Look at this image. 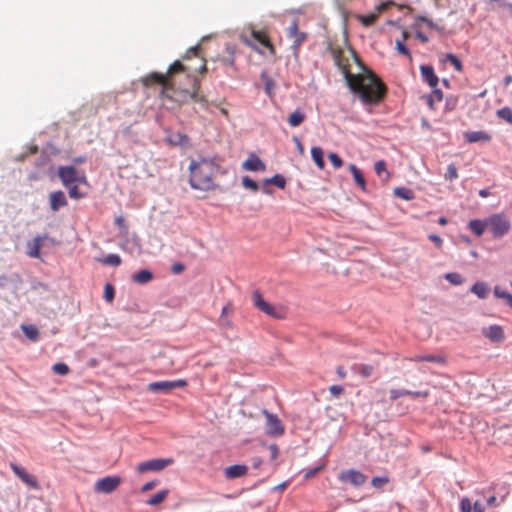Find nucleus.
I'll use <instances>...</instances> for the list:
<instances>
[{
	"label": "nucleus",
	"instance_id": "f03ea898",
	"mask_svg": "<svg viewBox=\"0 0 512 512\" xmlns=\"http://www.w3.org/2000/svg\"><path fill=\"white\" fill-rule=\"evenodd\" d=\"M189 184L192 189L209 191L215 188L213 177L217 173H224L214 158L203 157L199 161L191 160L189 165Z\"/></svg>",
	"mask_w": 512,
	"mask_h": 512
},
{
	"label": "nucleus",
	"instance_id": "680f3d73",
	"mask_svg": "<svg viewBox=\"0 0 512 512\" xmlns=\"http://www.w3.org/2000/svg\"><path fill=\"white\" fill-rule=\"evenodd\" d=\"M329 391L333 396L338 397L343 393L344 389L340 385H332L330 386Z\"/></svg>",
	"mask_w": 512,
	"mask_h": 512
},
{
	"label": "nucleus",
	"instance_id": "7ed1b4c3",
	"mask_svg": "<svg viewBox=\"0 0 512 512\" xmlns=\"http://www.w3.org/2000/svg\"><path fill=\"white\" fill-rule=\"evenodd\" d=\"M487 227L490 230L492 237L494 239H499L509 232L511 223L505 214L495 213L487 217Z\"/></svg>",
	"mask_w": 512,
	"mask_h": 512
},
{
	"label": "nucleus",
	"instance_id": "a19ab883",
	"mask_svg": "<svg viewBox=\"0 0 512 512\" xmlns=\"http://www.w3.org/2000/svg\"><path fill=\"white\" fill-rule=\"evenodd\" d=\"M121 258L118 254H108L104 259L103 263L106 265L117 267L121 264Z\"/></svg>",
	"mask_w": 512,
	"mask_h": 512
},
{
	"label": "nucleus",
	"instance_id": "4468645a",
	"mask_svg": "<svg viewBox=\"0 0 512 512\" xmlns=\"http://www.w3.org/2000/svg\"><path fill=\"white\" fill-rule=\"evenodd\" d=\"M484 337L488 338L491 342L500 343L505 339V333L500 325H490L482 329Z\"/></svg>",
	"mask_w": 512,
	"mask_h": 512
},
{
	"label": "nucleus",
	"instance_id": "c756f323",
	"mask_svg": "<svg viewBox=\"0 0 512 512\" xmlns=\"http://www.w3.org/2000/svg\"><path fill=\"white\" fill-rule=\"evenodd\" d=\"M261 80L264 82V90L265 93L271 97L273 95V91L275 89V82L274 80L267 74L266 71H262L260 74Z\"/></svg>",
	"mask_w": 512,
	"mask_h": 512
},
{
	"label": "nucleus",
	"instance_id": "393cba45",
	"mask_svg": "<svg viewBox=\"0 0 512 512\" xmlns=\"http://www.w3.org/2000/svg\"><path fill=\"white\" fill-rule=\"evenodd\" d=\"M349 170L353 175L355 183L361 188V190L366 191V181L362 171L355 164H350Z\"/></svg>",
	"mask_w": 512,
	"mask_h": 512
},
{
	"label": "nucleus",
	"instance_id": "37998d69",
	"mask_svg": "<svg viewBox=\"0 0 512 512\" xmlns=\"http://www.w3.org/2000/svg\"><path fill=\"white\" fill-rule=\"evenodd\" d=\"M395 48L398 51V53L407 56L410 60H412V55L410 50L407 48V46L404 44L403 40L397 39L395 42Z\"/></svg>",
	"mask_w": 512,
	"mask_h": 512
},
{
	"label": "nucleus",
	"instance_id": "bb28decb",
	"mask_svg": "<svg viewBox=\"0 0 512 512\" xmlns=\"http://www.w3.org/2000/svg\"><path fill=\"white\" fill-rule=\"evenodd\" d=\"M306 115L305 113L300 109L297 108L294 112H292L288 117V123L291 127H298L303 123L305 120Z\"/></svg>",
	"mask_w": 512,
	"mask_h": 512
},
{
	"label": "nucleus",
	"instance_id": "f8f14e48",
	"mask_svg": "<svg viewBox=\"0 0 512 512\" xmlns=\"http://www.w3.org/2000/svg\"><path fill=\"white\" fill-rule=\"evenodd\" d=\"M10 467H11L12 471L14 472V474L19 479H21L25 484H27L29 487L35 488V489L39 488L37 479L33 475L29 474L25 470V468L15 464V463H11Z\"/></svg>",
	"mask_w": 512,
	"mask_h": 512
},
{
	"label": "nucleus",
	"instance_id": "0eeeda50",
	"mask_svg": "<svg viewBox=\"0 0 512 512\" xmlns=\"http://www.w3.org/2000/svg\"><path fill=\"white\" fill-rule=\"evenodd\" d=\"M187 385L186 380L178 379L173 381H156L148 384V390L153 393L167 394L174 389L182 388Z\"/></svg>",
	"mask_w": 512,
	"mask_h": 512
},
{
	"label": "nucleus",
	"instance_id": "9d476101",
	"mask_svg": "<svg viewBox=\"0 0 512 512\" xmlns=\"http://www.w3.org/2000/svg\"><path fill=\"white\" fill-rule=\"evenodd\" d=\"M120 483L121 478L119 476H106L95 483L94 490L98 493L108 494L113 492Z\"/></svg>",
	"mask_w": 512,
	"mask_h": 512
},
{
	"label": "nucleus",
	"instance_id": "c85d7f7f",
	"mask_svg": "<svg viewBox=\"0 0 512 512\" xmlns=\"http://www.w3.org/2000/svg\"><path fill=\"white\" fill-rule=\"evenodd\" d=\"M153 279V273L150 270L143 269L133 274L132 280L138 284H146Z\"/></svg>",
	"mask_w": 512,
	"mask_h": 512
},
{
	"label": "nucleus",
	"instance_id": "bf43d9fd",
	"mask_svg": "<svg viewBox=\"0 0 512 512\" xmlns=\"http://www.w3.org/2000/svg\"><path fill=\"white\" fill-rule=\"evenodd\" d=\"M268 449L270 451V458L272 461L276 460L279 455V448L276 444H270L268 446Z\"/></svg>",
	"mask_w": 512,
	"mask_h": 512
},
{
	"label": "nucleus",
	"instance_id": "3c124183",
	"mask_svg": "<svg viewBox=\"0 0 512 512\" xmlns=\"http://www.w3.org/2000/svg\"><path fill=\"white\" fill-rule=\"evenodd\" d=\"M458 178V172L455 164H449L447 167V172L445 174V179L449 181H453Z\"/></svg>",
	"mask_w": 512,
	"mask_h": 512
},
{
	"label": "nucleus",
	"instance_id": "b1692460",
	"mask_svg": "<svg viewBox=\"0 0 512 512\" xmlns=\"http://www.w3.org/2000/svg\"><path fill=\"white\" fill-rule=\"evenodd\" d=\"M375 368H376V365L374 364H363V363H359V364H354L352 366V370L361 375L363 378H368L370 376L373 375L374 371H375Z\"/></svg>",
	"mask_w": 512,
	"mask_h": 512
},
{
	"label": "nucleus",
	"instance_id": "ea45409f",
	"mask_svg": "<svg viewBox=\"0 0 512 512\" xmlns=\"http://www.w3.org/2000/svg\"><path fill=\"white\" fill-rule=\"evenodd\" d=\"M242 185L244 188L250 189L253 192H257L259 190L258 183L249 176H243Z\"/></svg>",
	"mask_w": 512,
	"mask_h": 512
},
{
	"label": "nucleus",
	"instance_id": "69168bd1",
	"mask_svg": "<svg viewBox=\"0 0 512 512\" xmlns=\"http://www.w3.org/2000/svg\"><path fill=\"white\" fill-rule=\"evenodd\" d=\"M408 396H412L414 398H417V397L427 398L429 396V391H427V390H424V391H411L410 390V394Z\"/></svg>",
	"mask_w": 512,
	"mask_h": 512
},
{
	"label": "nucleus",
	"instance_id": "8fccbe9b",
	"mask_svg": "<svg viewBox=\"0 0 512 512\" xmlns=\"http://www.w3.org/2000/svg\"><path fill=\"white\" fill-rule=\"evenodd\" d=\"M115 297V289L113 285L107 283L104 287V299L107 302H112Z\"/></svg>",
	"mask_w": 512,
	"mask_h": 512
},
{
	"label": "nucleus",
	"instance_id": "a18cd8bd",
	"mask_svg": "<svg viewBox=\"0 0 512 512\" xmlns=\"http://www.w3.org/2000/svg\"><path fill=\"white\" fill-rule=\"evenodd\" d=\"M374 170L379 177H382L383 173H385L386 179L389 177V173L386 169V163L384 160L377 161L374 165Z\"/></svg>",
	"mask_w": 512,
	"mask_h": 512
},
{
	"label": "nucleus",
	"instance_id": "e2e57ef3",
	"mask_svg": "<svg viewBox=\"0 0 512 512\" xmlns=\"http://www.w3.org/2000/svg\"><path fill=\"white\" fill-rule=\"evenodd\" d=\"M158 484H159V481H157V480H152V481H150V482H147V483H145V484L142 486L141 491H142V492L150 491V490H152L154 487H156Z\"/></svg>",
	"mask_w": 512,
	"mask_h": 512
},
{
	"label": "nucleus",
	"instance_id": "49530a36",
	"mask_svg": "<svg viewBox=\"0 0 512 512\" xmlns=\"http://www.w3.org/2000/svg\"><path fill=\"white\" fill-rule=\"evenodd\" d=\"M410 394V390L407 389H391L389 391L390 400L394 401L400 397L408 396Z\"/></svg>",
	"mask_w": 512,
	"mask_h": 512
},
{
	"label": "nucleus",
	"instance_id": "5fc2aeb1",
	"mask_svg": "<svg viewBox=\"0 0 512 512\" xmlns=\"http://www.w3.org/2000/svg\"><path fill=\"white\" fill-rule=\"evenodd\" d=\"M360 21L361 23L364 25V26H371L375 23L376 21V15L375 14H370V15H366V16H361L360 17Z\"/></svg>",
	"mask_w": 512,
	"mask_h": 512
},
{
	"label": "nucleus",
	"instance_id": "864d4df0",
	"mask_svg": "<svg viewBox=\"0 0 512 512\" xmlns=\"http://www.w3.org/2000/svg\"><path fill=\"white\" fill-rule=\"evenodd\" d=\"M184 69H185L184 65L179 60H176L174 63H172L169 66L168 73L174 74V73L182 72V71H184Z\"/></svg>",
	"mask_w": 512,
	"mask_h": 512
},
{
	"label": "nucleus",
	"instance_id": "58836bf2",
	"mask_svg": "<svg viewBox=\"0 0 512 512\" xmlns=\"http://www.w3.org/2000/svg\"><path fill=\"white\" fill-rule=\"evenodd\" d=\"M443 61L450 62L454 66L456 71H458V72L462 71L463 65H462L460 59L456 55H454L452 53H448L445 55V59Z\"/></svg>",
	"mask_w": 512,
	"mask_h": 512
},
{
	"label": "nucleus",
	"instance_id": "1a4fd4ad",
	"mask_svg": "<svg viewBox=\"0 0 512 512\" xmlns=\"http://www.w3.org/2000/svg\"><path fill=\"white\" fill-rule=\"evenodd\" d=\"M174 460L172 458H156L151 459L145 462L140 463L137 466V470L140 473H144L147 471H161L167 466L173 464Z\"/></svg>",
	"mask_w": 512,
	"mask_h": 512
},
{
	"label": "nucleus",
	"instance_id": "ddd939ff",
	"mask_svg": "<svg viewBox=\"0 0 512 512\" xmlns=\"http://www.w3.org/2000/svg\"><path fill=\"white\" fill-rule=\"evenodd\" d=\"M49 205L53 212L59 211L68 205L65 193L62 190L53 191L49 194Z\"/></svg>",
	"mask_w": 512,
	"mask_h": 512
},
{
	"label": "nucleus",
	"instance_id": "2f4dec72",
	"mask_svg": "<svg viewBox=\"0 0 512 512\" xmlns=\"http://www.w3.org/2000/svg\"><path fill=\"white\" fill-rule=\"evenodd\" d=\"M394 195L406 201L413 200L415 198L413 190L407 187H396L394 189Z\"/></svg>",
	"mask_w": 512,
	"mask_h": 512
},
{
	"label": "nucleus",
	"instance_id": "39448f33",
	"mask_svg": "<svg viewBox=\"0 0 512 512\" xmlns=\"http://www.w3.org/2000/svg\"><path fill=\"white\" fill-rule=\"evenodd\" d=\"M200 88L199 81L194 78L193 79V91L190 92L188 90H183L181 92L175 93L173 99L178 101L179 103H188L189 101H194L196 103L201 104L203 107H207V100L204 96H200L198 94V90Z\"/></svg>",
	"mask_w": 512,
	"mask_h": 512
},
{
	"label": "nucleus",
	"instance_id": "4c0bfd02",
	"mask_svg": "<svg viewBox=\"0 0 512 512\" xmlns=\"http://www.w3.org/2000/svg\"><path fill=\"white\" fill-rule=\"evenodd\" d=\"M444 278L453 285H461L464 282L463 276L457 272L446 273Z\"/></svg>",
	"mask_w": 512,
	"mask_h": 512
},
{
	"label": "nucleus",
	"instance_id": "774afa93",
	"mask_svg": "<svg viewBox=\"0 0 512 512\" xmlns=\"http://www.w3.org/2000/svg\"><path fill=\"white\" fill-rule=\"evenodd\" d=\"M472 509L474 512H485V507L483 504H481L480 502L476 501L473 505H472Z\"/></svg>",
	"mask_w": 512,
	"mask_h": 512
},
{
	"label": "nucleus",
	"instance_id": "4be33fe9",
	"mask_svg": "<svg viewBox=\"0 0 512 512\" xmlns=\"http://www.w3.org/2000/svg\"><path fill=\"white\" fill-rule=\"evenodd\" d=\"M468 228L471 230L473 234L477 237L483 235L484 231L487 227V217L485 219H472L468 223Z\"/></svg>",
	"mask_w": 512,
	"mask_h": 512
},
{
	"label": "nucleus",
	"instance_id": "09e8293b",
	"mask_svg": "<svg viewBox=\"0 0 512 512\" xmlns=\"http://www.w3.org/2000/svg\"><path fill=\"white\" fill-rule=\"evenodd\" d=\"M328 158L335 169H339L342 167L343 160L337 153L331 152L328 155Z\"/></svg>",
	"mask_w": 512,
	"mask_h": 512
},
{
	"label": "nucleus",
	"instance_id": "aec40b11",
	"mask_svg": "<svg viewBox=\"0 0 512 512\" xmlns=\"http://www.w3.org/2000/svg\"><path fill=\"white\" fill-rule=\"evenodd\" d=\"M47 238V235H37L32 243H28V256L32 258H38L40 256V248L43 244V240Z\"/></svg>",
	"mask_w": 512,
	"mask_h": 512
},
{
	"label": "nucleus",
	"instance_id": "412c9836",
	"mask_svg": "<svg viewBox=\"0 0 512 512\" xmlns=\"http://www.w3.org/2000/svg\"><path fill=\"white\" fill-rule=\"evenodd\" d=\"M252 302L254 306L263 313H269L271 304L264 300L261 292L255 290L252 293Z\"/></svg>",
	"mask_w": 512,
	"mask_h": 512
},
{
	"label": "nucleus",
	"instance_id": "c9c22d12",
	"mask_svg": "<svg viewBox=\"0 0 512 512\" xmlns=\"http://www.w3.org/2000/svg\"><path fill=\"white\" fill-rule=\"evenodd\" d=\"M22 331L25 334V336L32 341H36L39 337V332L37 328L33 325H23Z\"/></svg>",
	"mask_w": 512,
	"mask_h": 512
},
{
	"label": "nucleus",
	"instance_id": "e433bc0d",
	"mask_svg": "<svg viewBox=\"0 0 512 512\" xmlns=\"http://www.w3.org/2000/svg\"><path fill=\"white\" fill-rule=\"evenodd\" d=\"M496 115L498 118L506 121L507 123L512 125V109L510 107H503L496 111Z\"/></svg>",
	"mask_w": 512,
	"mask_h": 512
},
{
	"label": "nucleus",
	"instance_id": "9b49d317",
	"mask_svg": "<svg viewBox=\"0 0 512 512\" xmlns=\"http://www.w3.org/2000/svg\"><path fill=\"white\" fill-rule=\"evenodd\" d=\"M339 479L342 482H348L355 487H360L366 482L367 476L358 470L349 469L342 471L339 475Z\"/></svg>",
	"mask_w": 512,
	"mask_h": 512
},
{
	"label": "nucleus",
	"instance_id": "6ab92c4d",
	"mask_svg": "<svg viewBox=\"0 0 512 512\" xmlns=\"http://www.w3.org/2000/svg\"><path fill=\"white\" fill-rule=\"evenodd\" d=\"M166 141L172 146H187L190 143V138L184 133L175 132L168 135Z\"/></svg>",
	"mask_w": 512,
	"mask_h": 512
},
{
	"label": "nucleus",
	"instance_id": "20e7f679",
	"mask_svg": "<svg viewBox=\"0 0 512 512\" xmlns=\"http://www.w3.org/2000/svg\"><path fill=\"white\" fill-rule=\"evenodd\" d=\"M58 177L65 187L69 185L86 183V177L84 174H79L78 170L73 166H59L57 171Z\"/></svg>",
	"mask_w": 512,
	"mask_h": 512
},
{
	"label": "nucleus",
	"instance_id": "7c9ffc66",
	"mask_svg": "<svg viewBox=\"0 0 512 512\" xmlns=\"http://www.w3.org/2000/svg\"><path fill=\"white\" fill-rule=\"evenodd\" d=\"M165 75L158 72H153L149 76L145 77L143 80V84L145 86H150L153 84H163L165 81Z\"/></svg>",
	"mask_w": 512,
	"mask_h": 512
},
{
	"label": "nucleus",
	"instance_id": "f3484780",
	"mask_svg": "<svg viewBox=\"0 0 512 512\" xmlns=\"http://www.w3.org/2000/svg\"><path fill=\"white\" fill-rule=\"evenodd\" d=\"M268 185H274L280 189H284L286 186V179L281 174H275L271 178L264 179L263 192L265 194H271L272 191L267 187Z\"/></svg>",
	"mask_w": 512,
	"mask_h": 512
},
{
	"label": "nucleus",
	"instance_id": "dca6fc26",
	"mask_svg": "<svg viewBox=\"0 0 512 512\" xmlns=\"http://www.w3.org/2000/svg\"><path fill=\"white\" fill-rule=\"evenodd\" d=\"M242 168L248 171H263L266 166L263 161L255 154H251L247 160H245L242 164Z\"/></svg>",
	"mask_w": 512,
	"mask_h": 512
},
{
	"label": "nucleus",
	"instance_id": "de8ad7c7",
	"mask_svg": "<svg viewBox=\"0 0 512 512\" xmlns=\"http://www.w3.org/2000/svg\"><path fill=\"white\" fill-rule=\"evenodd\" d=\"M52 370L54 373L64 376L69 372V367L67 364L60 362L54 364L52 366Z\"/></svg>",
	"mask_w": 512,
	"mask_h": 512
},
{
	"label": "nucleus",
	"instance_id": "72a5a7b5",
	"mask_svg": "<svg viewBox=\"0 0 512 512\" xmlns=\"http://www.w3.org/2000/svg\"><path fill=\"white\" fill-rule=\"evenodd\" d=\"M169 494V490L164 489L151 496L146 503L151 506H155L163 502Z\"/></svg>",
	"mask_w": 512,
	"mask_h": 512
},
{
	"label": "nucleus",
	"instance_id": "0e129e2a",
	"mask_svg": "<svg viewBox=\"0 0 512 512\" xmlns=\"http://www.w3.org/2000/svg\"><path fill=\"white\" fill-rule=\"evenodd\" d=\"M431 88H432V93L430 95H433V98L436 99L437 101H442L443 92L439 88H437V86H434Z\"/></svg>",
	"mask_w": 512,
	"mask_h": 512
},
{
	"label": "nucleus",
	"instance_id": "79ce46f5",
	"mask_svg": "<svg viewBox=\"0 0 512 512\" xmlns=\"http://www.w3.org/2000/svg\"><path fill=\"white\" fill-rule=\"evenodd\" d=\"M68 188V194H69V197L72 198V199H81V198H84L85 197V193L81 192L79 189H78V186L77 184H73V185H69Z\"/></svg>",
	"mask_w": 512,
	"mask_h": 512
},
{
	"label": "nucleus",
	"instance_id": "cd10ccee",
	"mask_svg": "<svg viewBox=\"0 0 512 512\" xmlns=\"http://www.w3.org/2000/svg\"><path fill=\"white\" fill-rule=\"evenodd\" d=\"M311 157L319 169H323L325 166L324 151L321 147L314 146L311 149Z\"/></svg>",
	"mask_w": 512,
	"mask_h": 512
},
{
	"label": "nucleus",
	"instance_id": "a211bd4d",
	"mask_svg": "<svg viewBox=\"0 0 512 512\" xmlns=\"http://www.w3.org/2000/svg\"><path fill=\"white\" fill-rule=\"evenodd\" d=\"M247 466L235 464L227 467L224 471L225 477L228 479H236L244 476L247 473Z\"/></svg>",
	"mask_w": 512,
	"mask_h": 512
},
{
	"label": "nucleus",
	"instance_id": "423d86ee",
	"mask_svg": "<svg viewBox=\"0 0 512 512\" xmlns=\"http://www.w3.org/2000/svg\"><path fill=\"white\" fill-rule=\"evenodd\" d=\"M262 412L266 417V434L271 437L282 436L285 432V427L279 417L276 414L270 413L266 409Z\"/></svg>",
	"mask_w": 512,
	"mask_h": 512
},
{
	"label": "nucleus",
	"instance_id": "052dcab7",
	"mask_svg": "<svg viewBox=\"0 0 512 512\" xmlns=\"http://www.w3.org/2000/svg\"><path fill=\"white\" fill-rule=\"evenodd\" d=\"M428 239L433 242L437 248H441L442 244H443V240L440 236L436 235V234H430L428 236Z\"/></svg>",
	"mask_w": 512,
	"mask_h": 512
},
{
	"label": "nucleus",
	"instance_id": "473e14b6",
	"mask_svg": "<svg viewBox=\"0 0 512 512\" xmlns=\"http://www.w3.org/2000/svg\"><path fill=\"white\" fill-rule=\"evenodd\" d=\"M421 23L425 24L429 29H433V27H435V22L432 19L424 15H417L414 19V23L411 25V28H420Z\"/></svg>",
	"mask_w": 512,
	"mask_h": 512
},
{
	"label": "nucleus",
	"instance_id": "338daca9",
	"mask_svg": "<svg viewBox=\"0 0 512 512\" xmlns=\"http://www.w3.org/2000/svg\"><path fill=\"white\" fill-rule=\"evenodd\" d=\"M419 29L420 28L414 29L416 38L419 39L422 43H427L429 41L428 36L422 33Z\"/></svg>",
	"mask_w": 512,
	"mask_h": 512
},
{
	"label": "nucleus",
	"instance_id": "f704fd0d",
	"mask_svg": "<svg viewBox=\"0 0 512 512\" xmlns=\"http://www.w3.org/2000/svg\"><path fill=\"white\" fill-rule=\"evenodd\" d=\"M494 296L496 298H501L506 300V304L512 308V294L507 292L506 290H502L499 286H495L493 290Z\"/></svg>",
	"mask_w": 512,
	"mask_h": 512
},
{
	"label": "nucleus",
	"instance_id": "6e6552de",
	"mask_svg": "<svg viewBox=\"0 0 512 512\" xmlns=\"http://www.w3.org/2000/svg\"><path fill=\"white\" fill-rule=\"evenodd\" d=\"M287 37L293 39L292 50L294 55L298 54L300 46L306 41L307 33L299 31L298 21L293 20L287 28Z\"/></svg>",
	"mask_w": 512,
	"mask_h": 512
},
{
	"label": "nucleus",
	"instance_id": "5701e85b",
	"mask_svg": "<svg viewBox=\"0 0 512 512\" xmlns=\"http://www.w3.org/2000/svg\"><path fill=\"white\" fill-rule=\"evenodd\" d=\"M470 291L480 299H486L489 295L490 288L486 282L477 281L472 285Z\"/></svg>",
	"mask_w": 512,
	"mask_h": 512
},
{
	"label": "nucleus",
	"instance_id": "f257e3e1",
	"mask_svg": "<svg viewBox=\"0 0 512 512\" xmlns=\"http://www.w3.org/2000/svg\"><path fill=\"white\" fill-rule=\"evenodd\" d=\"M343 74L349 90L371 114L373 106L380 104L386 96L385 84L370 70H366L364 74L354 75L344 69Z\"/></svg>",
	"mask_w": 512,
	"mask_h": 512
},
{
	"label": "nucleus",
	"instance_id": "6e6d98bb",
	"mask_svg": "<svg viewBox=\"0 0 512 512\" xmlns=\"http://www.w3.org/2000/svg\"><path fill=\"white\" fill-rule=\"evenodd\" d=\"M460 510H461V512H471L472 504L468 498H463L460 501Z\"/></svg>",
	"mask_w": 512,
	"mask_h": 512
},
{
	"label": "nucleus",
	"instance_id": "2eb2a0df",
	"mask_svg": "<svg viewBox=\"0 0 512 512\" xmlns=\"http://www.w3.org/2000/svg\"><path fill=\"white\" fill-rule=\"evenodd\" d=\"M420 73L422 80L427 83L430 87L437 86L439 78L434 72V68L431 65H421Z\"/></svg>",
	"mask_w": 512,
	"mask_h": 512
},
{
	"label": "nucleus",
	"instance_id": "a878e982",
	"mask_svg": "<svg viewBox=\"0 0 512 512\" xmlns=\"http://www.w3.org/2000/svg\"><path fill=\"white\" fill-rule=\"evenodd\" d=\"M465 139L469 143H476L480 141H489L490 136L484 131H471L464 134Z\"/></svg>",
	"mask_w": 512,
	"mask_h": 512
},
{
	"label": "nucleus",
	"instance_id": "603ef678",
	"mask_svg": "<svg viewBox=\"0 0 512 512\" xmlns=\"http://www.w3.org/2000/svg\"><path fill=\"white\" fill-rule=\"evenodd\" d=\"M423 359L425 360V362H432L441 365L446 364V358L442 355H425Z\"/></svg>",
	"mask_w": 512,
	"mask_h": 512
},
{
	"label": "nucleus",
	"instance_id": "4d7b16f0",
	"mask_svg": "<svg viewBox=\"0 0 512 512\" xmlns=\"http://www.w3.org/2000/svg\"><path fill=\"white\" fill-rule=\"evenodd\" d=\"M387 482H388V479L385 477H373L371 484L375 488H381Z\"/></svg>",
	"mask_w": 512,
	"mask_h": 512
},
{
	"label": "nucleus",
	"instance_id": "13d9d810",
	"mask_svg": "<svg viewBox=\"0 0 512 512\" xmlns=\"http://www.w3.org/2000/svg\"><path fill=\"white\" fill-rule=\"evenodd\" d=\"M184 270H185V266L181 262H176L171 266V272L174 275H178V274L182 273Z\"/></svg>",
	"mask_w": 512,
	"mask_h": 512
},
{
	"label": "nucleus",
	"instance_id": "c03bdc74",
	"mask_svg": "<svg viewBox=\"0 0 512 512\" xmlns=\"http://www.w3.org/2000/svg\"><path fill=\"white\" fill-rule=\"evenodd\" d=\"M285 310L283 308H276L274 306H270L269 313H266V315L275 318V319H284L285 318Z\"/></svg>",
	"mask_w": 512,
	"mask_h": 512
}]
</instances>
